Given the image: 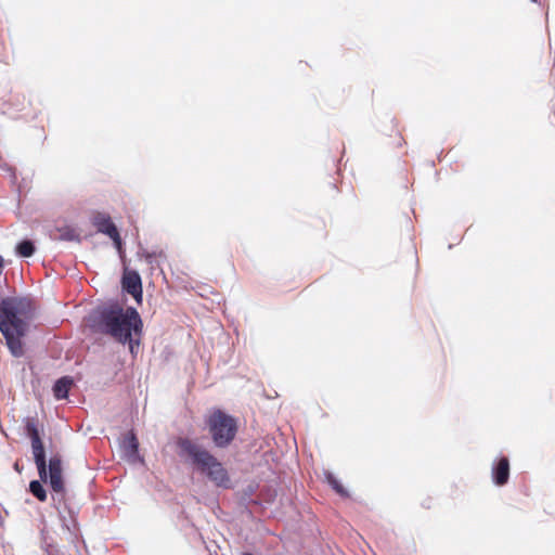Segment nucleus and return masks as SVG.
I'll return each mask as SVG.
<instances>
[{
	"label": "nucleus",
	"mask_w": 555,
	"mask_h": 555,
	"mask_svg": "<svg viewBox=\"0 0 555 555\" xmlns=\"http://www.w3.org/2000/svg\"><path fill=\"white\" fill-rule=\"evenodd\" d=\"M25 430L31 441L33 455L40 479L43 482L49 481L50 488L53 491L52 499L54 501L64 500L65 488L62 478L63 468L61 457L59 455H53L49 460V465L47 467L46 452L35 418H26Z\"/></svg>",
	"instance_id": "obj_3"
},
{
	"label": "nucleus",
	"mask_w": 555,
	"mask_h": 555,
	"mask_svg": "<svg viewBox=\"0 0 555 555\" xmlns=\"http://www.w3.org/2000/svg\"><path fill=\"white\" fill-rule=\"evenodd\" d=\"M209 431L215 444L224 448L231 443L236 434V424L232 416L216 410L208 420Z\"/></svg>",
	"instance_id": "obj_5"
},
{
	"label": "nucleus",
	"mask_w": 555,
	"mask_h": 555,
	"mask_svg": "<svg viewBox=\"0 0 555 555\" xmlns=\"http://www.w3.org/2000/svg\"><path fill=\"white\" fill-rule=\"evenodd\" d=\"M36 247L29 240H24L16 245V253L21 257H31L35 254Z\"/></svg>",
	"instance_id": "obj_11"
},
{
	"label": "nucleus",
	"mask_w": 555,
	"mask_h": 555,
	"mask_svg": "<svg viewBox=\"0 0 555 555\" xmlns=\"http://www.w3.org/2000/svg\"><path fill=\"white\" fill-rule=\"evenodd\" d=\"M122 287L133 296L138 304L142 301V281L138 272H126L122 278Z\"/></svg>",
	"instance_id": "obj_8"
},
{
	"label": "nucleus",
	"mask_w": 555,
	"mask_h": 555,
	"mask_svg": "<svg viewBox=\"0 0 555 555\" xmlns=\"http://www.w3.org/2000/svg\"><path fill=\"white\" fill-rule=\"evenodd\" d=\"M122 457L130 463L141 462L142 459L139 454V442L135 435L130 431L128 433L120 444Z\"/></svg>",
	"instance_id": "obj_7"
},
{
	"label": "nucleus",
	"mask_w": 555,
	"mask_h": 555,
	"mask_svg": "<svg viewBox=\"0 0 555 555\" xmlns=\"http://www.w3.org/2000/svg\"><path fill=\"white\" fill-rule=\"evenodd\" d=\"M178 447L180 456L206 476L215 486L223 489L231 487L228 470L209 451L188 438L180 439Z\"/></svg>",
	"instance_id": "obj_4"
},
{
	"label": "nucleus",
	"mask_w": 555,
	"mask_h": 555,
	"mask_svg": "<svg viewBox=\"0 0 555 555\" xmlns=\"http://www.w3.org/2000/svg\"><path fill=\"white\" fill-rule=\"evenodd\" d=\"M492 481L496 486H504L509 478V461L505 456L499 457L492 465Z\"/></svg>",
	"instance_id": "obj_9"
},
{
	"label": "nucleus",
	"mask_w": 555,
	"mask_h": 555,
	"mask_svg": "<svg viewBox=\"0 0 555 555\" xmlns=\"http://www.w3.org/2000/svg\"><path fill=\"white\" fill-rule=\"evenodd\" d=\"M60 237L64 241H75L78 240V234L74 230L66 229L61 233Z\"/></svg>",
	"instance_id": "obj_14"
},
{
	"label": "nucleus",
	"mask_w": 555,
	"mask_h": 555,
	"mask_svg": "<svg viewBox=\"0 0 555 555\" xmlns=\"http://www.w3.org/2000/svg\"><path fill=\"white\" fill-rule=\"evenodd\" d=\"M140 256L144 257L146 262L152 264L155 260L156 255H155V253H150V251L143 250L140 253Z\"/></svg>",
	"instance_id": "obj_15"
},
{
	"label": "nucleus",
	"mask_w": 555,
	"mask_h": 555,
	"mask_svg": "<svg viewBox=\"0 0 555 555\" xmlns=\"http://www.w3.org/2000/svg\"><path fill=\"white\" fill-rule=\"evenodd\" d=\"M73 385V379L68 376H64L59 378L53 386V395L55 399L63 400L66 399L69 392V389Z\"/></svg>",
	"instance_id": "obj_10"
},
{
	"label": "nucleus",
	"mask_w": 555,
	"mask_h": 555,
	"mask_svg": "<svg viewBox=\"0 0 555 555\" xmlns=\"http://www.w3.org/2000/svg\"><path fill=\"white\" fill-rule=\"evenodd\" d=\"M88 325L94 333L106 334L124 345L128 344L131 353L139 346V339L134 340L132 334L141 335L142 320L133 307L126 310L118 304L98 307L89 314Z\"/></svg>",
	"instance_id": "obj_1"
},
{
	"label": "nucleus",
	"mask_w": 555,
	"mask_h": 555,
	"mask_svg": "<svg viewBox=\"0 0 555 555\" xmlns=\"http://www.w3.org/2000/svg\"><path fill=\"white\" fill-rule=\"evenodd\" d=\"M29 490L39 501L44 502L47 500V492L39 480H33L29 483Z\"/></svg>",
	"instance_id": "obj_13"
},
{
	"label": "nucleus",
	"mask_w": 555,
	"mask_h": 555,
	"mask_svg": "<svg viewBox=\"0 0 555 555\" xmlns=\"http://www.w3.org/2000/svg\"><path fill=\"white\" fill-rule=\"evenodd\" d=\"M2 271H3V258H2V256H0V275L2 274Z\"/></svg>",
	"instance_id": "obj_17"
},
{
	"label": "nucleus",
	"mask_w": 555,
	"mask_h": 555,
	"mask_svg": "<svg viewBox=\"0 0 555 555\" xmlns=\"http://www.w3.org/2000/svg\"><path fill=\"white\" fill-rule=\"evenodd\" d=\"M34 317V306L26 297H7L0 300V332L5 338L12 356L24 354L22 337L29 328Z\"/></svg>",
	"instance_id": "obj_2"
},
{
	"label": "nucleus",
	"mask_w": 555,
	"mask_h": 555,
	"mask_svg": "<svg viewBox=\"0 0 555 555\" xmlns=\"http://www.w3.org/2000/svg\"><path fill=\"white\" fill-rule=\"evenodd\" d=\"M531 1L534 2V3L538 2V0H531Z\"/></svg>",
	"instance_id": "obj_18"
},
{
	"label": "nucleus",
	"mask_w": 555,
	"mask_h": 555,
	"mask_svg": "<svg viewBox=\"0 0 555 555\" xmlns=\"http://www.w3.org/2000/svg\"><path fill=\"white\" fill-rule=\"evenodd\" d=\"M94 225L98 231L107 235L113 242L119 253L122 250V243L116 225L113 223L109 216L99 215L94 218Z\"/></svg>",
	"instance_id": "obj_6"
},
{
	"label": "nucleus",
	"mask_w": 555,
	"mask_h": 555,
	"mask_svg": "<svg viewBox=\"0 0 555 555\" xmlns=\"http://www.w3.org/2000/svg\"><path fill=\"white\" fill-rule=\"evenodd\" d=\"M325 479L328 485L341 496H348L347 490L343 487L339 480L331 472L325 473Z\"/></svg>",
	"instance_id": "obj_12"
},
{
	"label": "nucleus",
	"mask_w": 555,
	"mask_h": 555,
	"mask_svg": "<svg viewBox=\"0 0 555 555\" xmlns=\"http://www.w3.org/2000/svg\"><path fill=\"white\" fill-rule=\"evenodd\" d=\"M64 528H66V530H68L69 532H74L76 530V524L75 521H73V528H70L69 525L64 524Z\"/></svg>",
	"instance_id": "obj_16"
}]
</instances>
